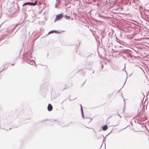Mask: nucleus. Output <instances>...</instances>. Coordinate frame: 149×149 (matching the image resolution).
Segmentation results:
<instances>
[{"instance_id":"obj_6","label":"nucleus","mask_w":149,"mask_h":149,"mask_svg":"<svg viewBox=\"0 0 149 149\" xmlns=\"http://www.w3.org/2000/svg\"><path fill=\"white\" fill-rule=\"evenodd\" d=\"M30 2H27V3H25L23 5V6H25V5H30Z\"/></svg>"},{"instance_id":"obj_7","label":"nucleus","mask_w":149,"mask_h":149,"mask_svg":"<svg viewBox=\"0 0 149 149\" xmlns=\"http://www.w3.org/2000/svg\"><path fill=\"white\" fill-rule=\"evenodd\" d=\"M53 32L52 31H51L50 33V32Z\"/></svg>"},{"instance_id":"obj_3","label":"nucleus","mask_w":149,"mask_h":149,"mask_svg":"<svg viewBox=\"0 0 149 149\" xmlns=\"http://www.w3.org/2000/svg\"><path fill=\"white\" fill-rule=\"evenodd\" d=\"M108 129V127L107 125H105L103 126L102 127V129L103 131H105Z\"/></svg>"},{"instance_id":"obj_1","label":"nucleus","mask_w":149,"mask_h":149,"mask_svg":"<svg viewBox=\"0 0 149 149\" xmlns=\"http://www.w3.org/2000/svg\"><path fill=\"white\" fill-rule=\"evenodd\" d=\"M63 17V15L61 14H59L57 15L56 18H55V21L61 19Z\"/></svg>"},{"instance_id":"obj_5","label":"nucleus","mask_w":149,"mask_h":149,"mask_svg":"<svg viewBox=\"0 0 149 149\" xmlns=\"http://www.w3.org/2000/svg\"><path fill=\"white\" fill-rule=\"evenodd\" d=\"M65 18L67 19H70V17L69 16L65 15Z\"/></svg>"},{"instance_id":"obj_4","label":"nucleus","mask_w":149,"mask_h":149,"mask_svg":"<svg viewBox=\"0 0 149 149\" xmlns=\"http://www.w3.org/2000/svg\"><path fill=\"white\" fill-rule=\"evenodd\" d=\"M37 4V1H36L35 3H31L30 2V5L31 6H35Z\"/></svg>"},{"instance_id":"obj_2","label":"nucleus","mask_w":149,"mask_h":149,"mask_svg":"<svg viewBox=\"0 0 149 149\" xmlns=\"http://www.w3.org/2000/svg\"><path fill=\"white\" fill-rule=\"evenodd\" d=\"M52 106L51 105V104H48V107H47V109L49 111H51L52 109Z\"/></svg>"}]
</instances>
